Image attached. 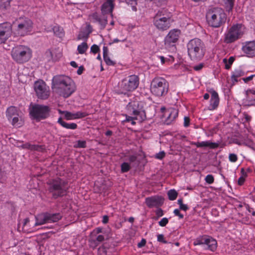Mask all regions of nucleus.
Listing matches in <instances>:
<instances>
[{"instance_id":"f257e3e1","label":"nucleus","mask_w":255,"mask_h":255,"mask_svg":"<svg viewBox=\"0 0 255 255\" xmlns=\"http://www.w3.org/2000/svg\"><path fill=\"white\" fill-rule=\"evenodd\" d=\"M52 88L60 96L66 98L75 91L76 87L74 81L70 77L64 75H56L52 79Z\"/></svg>"},{"instance_id":"f03ea898","label":"nucleus","mask_w":255,"mask_h":255,"mask_svg":"<svg viewBox=\"0 0 255 255\" xmlns=\"http://www.w3.org/2000/svg\"><path fill=\"white\" fill-rule=\"evenodd\" d=\"M12 26L14 37H24L32 32L33 23L28 17H20L12 22Z\"/></svg>"},{"instance_id":"7ed1b4c3","label":"nucleus","mask_w":255,"mask_h":255,"mask_svg":"<svg viewBox=\"0 0 255 255\" xmlns=\"http://www.w3.org/2000/svg\"><path fill=\"white\" fill-rule=\"evenodd\" d=\"M188 55L193 61H198L204 57L206 53L204 43L199 38L190 40L187 44Z\"/></svg>"},{"instance_id":"20e7f679","label":"nucleus","mask_w":255,"mask_h":255,"mask_svg":"<svg viewBox=\"0 0 255 255\" xmlns=\"http://www.w3.org/2000/svg\"><path fill=\"white\" fill-rule=\"evenodd\" d=\"M49 185V191L52 193V197L56 199L66 194L67 192V182L65 180L56 178L50 180L47 183Z\"/></svg>"},{"instance_id":"39448f33","label":"nucleus","mask_w":255,"mask_h":255,"mask_svg":"<svg viewBox=\"0 0 255 255\" xmlns=\"http://www.w3.org/2000/svg\"><path fill=\"white\" fill-rule=\"evenodd\" d=\"M206 18L209 25L213 27H219L226 22V15L222 8L215 7L208 10Z\"/></svg>"},{"instance_id":"423d86ee","label":"nucleus","mask_w":255,"mask_h":255,"mask_svg":"<svg viewBox=\"0 0 255 255\" xmlns=\"http://www.w3.org/2000/svg\"><path fill=\"white\" fill-rule=\"evenodd\" d=\"M246 31L245 26L241 23L233 24L225 34L224 41L231 43L241 38Z\"/></svg>"},{"instance_id":"0eeeda50","label":"nucleus","mask_w":255,"mask_h":255,"mask_svg":"<svg viewBox=\"0 0 255 255\" xmlns=\"http://www.w3.org/2000/svg\"><path fill=\"white\" fill-rule=\"evenodd\" d=\"M32 51L27 46L19 45L13 48L11 51L12 59L18 63L28 61L31 57Z\"/></svg>"},{"instance_id":"6e6552de","label":"nucleus","mask_w":255,"mask_h":255,"mask_svg":"<svg viewBox=\"0 0 255 255\" xmlns=\"http://www.w3.org/2000/svg\"><path fill=\"white\" fill-rule=\"evenodd\" d=\"M153 24L159 30L164 31L170 27V17L165 8L158 11L153 18Z\"/></svg>"},{"instance_id":"1a4fd4ad","label":"nucleus","mask_w":255,"mask_h":255,"mask_svg":"<svg viewBox=\"0 0 255 255\" xmlns=\"http://www.w3.org/2000/svg\"><path fill=\"white\" fill-rule=\"evenodd\" d=\"M127 111L128 115L136 116L135 119L139 122L146 119L143 103L142 102L137 100L130 101L127 106Z\"/></svg>"},{"instance_id":"9d476101","label":"nucleus","mask_w":255,"mask_h":255,"mask_svg":"<svg viewBox=\"0 0 255 255\" xmlns=\"http://www.w3.org/2000/svg\"><path fill=\"white\" fill-rule=\"evenodd\" d=\"M169 84L163 78L155 77L151 81L150 90L151 93L156 96H165L168 93Z\"/></svg>"},{"instance_id":"9b49d317","label":"nucleus","mask_w":255,"mask_h":255,"mask_svg":"<svg viewBox=\"0 0 255 255\" xmlns=\"http://www.w3.org/2000/svg\"><path fill=\"white\" fill-rule=\"evenodd\" d=\"M138 77L132 75L124 79L120 85V93L126 94L128 92L132 91L138 86Z\"/></svg>"},{"instance_id":"f8f14e48","label":"nucleus","mask_w":255,"mask_h":255,"mask_svg":"<svg viewBox=\"0 0 255 255\" xmlns=\"http://www.w3.org/2000/svg\"><path fill=\"white\" fill-rule=\"evenodd\" d=\"M33 89L38 99L47 100L50 96L49 87L42 80L36 81L33 84Z\"/></svg>"},{"instance_id":"ddd939ff","label":"nucleus","mask_w":255,"mask_h":255,"mask_svg":"<svg viewBox=\"0 0 255 255\" xmlns=\"http://www.w3.org/2000/svg\"><path fill=\"white\" fill-rule=\"evenodd\" d=\"M49 111L47 106L35 104L30 109L29 113L33 119L39 121L47 118Z\"/></svg>"},{"instance_id":"4468645a","label":"nucleus","mask_w":255,"mask_h":255,"mask_svg":"<svg viewBox=\"0 0 255 255\" xmlns=\"http://www.w3.org/2000/svg\"><path fill=\"white\" fill-rule=\"evenodd\" d=\"M12 34V24L8 22L0 23V44L4 43Z\"/></svg>"},{"instance_id":"2eb2a0df","label":"nucleus","mask_w":255,"mask_h":255,"mask_svg":"<svg viewBox=\"0 0 255 255\" xmlns=\"http://www.w3.org/2000/svg\"><path fill=\"white\" fill-rule=\"evenodd\" d=\"M89 19L92 22H97L100 28L103 29L108 23L107 16L105 14H100L97 12H93L89 15Z\"/></svg>"},{"instance_id":"dca6fc26","label":"nucleus","mask_w":255,"mask_h":255,"mask_svg":"<svg viewBox=\"0 0 255 255\" xmlns=\"http://www.w3.org/2000/svg\"><path fill=\"white\" fill-rule=\"evenodd\" d=\"M242 50L249 57L255 56V41H251L243 43Z\"/></svg>"},{"instance_id":"f3484780","label":"nucleus","mask_w":255,"mask_h":255,"mask_svg":"<svg viewBox=\"0 0 255 255\" xmlns=\"http://www.w3.org/2000/svg\"><path fill=\"white\" fill-rule=\"evenodd\" d=\"M180 31L179 30L173 29L171 30L165 38V43L168 45H172L178 40Z\"/></svg>"},{"instance_id":"a211bd4d","label":"nucleus","mask_w":255,"mask_h":255,"mask_svg":"<svg viewBox=\"0 0 255 255\" xmlns=\"http://www.w3.org/2000/svg\"><path fill=\"white\" fill-rule=\"evenodd\" d=\"M245 94L246 98L243 100V104L248 106L255 105V90L248 89L245 91Z\"/></svg>"},{"instance_id":"6ab92c4d","label":"nucleus","mask_w":255,"mask_h":255,"mask_svg":"<svg viewBox=\"0 0 255 255\" xmlns=\"http://www.w3.org/2000/svg\"><path fill=\"white\" fill-rule=\"evenodd\" d=\"M165 116H166L165 122L169 125L174 121L178 115V111L175 108H170L166 110Z\"/></svg>"},{"instance_id":"aec40b11","label":"nucleus","mask_w":255,"mask_h":255,"mask_svg":"<svg viewBox=\"0 0 255 255\" xmlns=\"http://www.w3.org/2000/svg\"><path fill=\"white\" fill-rule=\"evenodd\" d=\"M64 117L67 120L79 119L84 118L88 115V114L85 112L78 111L73 113L68 111L63 112Z\"/></svg>"},{"instance_id":"412c9836","label":"nucleus","mask_w":255,"mask_h":255,"mask_svg":"<svg viewBox=\"0 0 255 255\" xmlns=\"http://www.w3.org/2000/svg\"><path fill=\"white\" fill-rule=\"evenodd\" d=\"M114 8V0H105V2L101 6V11L103 14L111 13L112 16V12Z\"/></svg>"},{"instance_id":"4be33fe9","label":"nucleus","mask_w":255,"mask_h":255,"mask_svg":"<svg viewBox=\"0 0 255 255\" xmlns=\"http://www.w3.org/2000/svg\"><path fill=\"white\" fill-rule=\"evenodd\" d=\"M145 203L148 207H157L162 203V199L159 197H147L145 199Z\"/></svg>"},{"instance_id":"5701e85b","label":"nucleus","mask_w":255,"mask_h":255,"mask_svg":"<svg viewBox=\"0 0 255 255\" xmlns=\"http://www.w3.org/2000/svg\"><path fill=\"white\" fill-rule=\"evenodd\" d=\"M211 98L210 99V104L209 107L210 110H214L216 109L219 104V98L217 92L214 90L211 92Z\"/></svg>"},{"instance_id":"b1692460","label":"nucleus","mask_w":255,"mask_h":255,"mask_svg":"<svg viewBox=\"0 0 255 255\" xmlns=\"http://www.w3.org/2000/svg\"><path fill=\"white\" fill-rule=\"evenodd\" d=\"M105 240V237L102 235H93L89 239L90 245L93 248H96L101 243Z\"/></svg>"},{"instance_id":"393cba45","label":"nucleus","mask_w":255,"mask_h":255,"mask_svg":"<svg viewBox=\"0 0 255 255\" xmlns=\"http://www.w3.org/2000/svg\"><path fill=\"white\" fill-rule=\"evenodd\" d=\"M197 147H209L211 148H215L218 146V144L215 142H212L210 141H204L202 142H197L194 143Z\"/></svg>"},{"instance_id":"a878e982","label":"nucleus","mask_w":255,"mask_h":255,"mask_svg":"<svg viewBox=\"0 0 255 255\" xmlns=\"http://www.w3.org/2000/svg\"><path fill=\"white\" fill-rule=\"evenodd\" d=\"M245 74V72L240 68L235 70L232 73L231 81L233 84L238 81V79Z\"/></svg>"},{"instance_id":"bb28decb","label":"nucleus","mask_w":255,"mask_h":255,"mask_svg":"<svg viewBox=\"0 0 255 255\" xmlns=\"http://www.w3.org/2000/svg\"><path fill=\"white\" fill-rule=\"evenodd\" d=\"M18 114V111L16 107L10 106L8 107L6 111V117L8 121L13 117L16 116Z\"/></svg>"},{"instance_id":"cd10ccee","label":"nucleus","mask_w":255,"mask_h":255,"mask_svg":"<svg viewBox=\"0 0 255 255\" xmlns=\"http://www.w3.org/2000/svg\"><path fill=\"white\" fill-rule=\"evenodd\" d=\"M204 243L205 245H208V249L212 251H214L217 248V242L211 237H205Z\"/></svg>"},{"instance_id":"c85d7f7f","label":"nucleus","mask_w":255,"mask_h":255,"mask_svg":"<svg viewBox=\"0 0 255 255\" xmlns=\"http://www.w3.org/2000/svg\"><path fill=\"white\" fill-rule=\"evenodd\" d=\"M11 125L14 127L19 128L21 127L24 123V121L21 117H20L19 114L16 116L13 117L9 121Z\"/></svg>"},{"instance_id":"c756f323","label":"nucleus","mask_w":255,"mask_h":255,"mask_svg":"<svg viewBox=\"0 0 255 255\" xmlns=\"http://www.w3.org/2000/svg\"><path fill=\"white\" fill-rule=\"evenodd\" d=\"M59 123L62 127L70 129H75L77 128V125L76 123H68L62 120L61 118H59L58 120Z\"/></svg>"},{"instance_id":"7c9ffc66","label":"nucleus","mask_w":255,"mask_h":255,"mask_svg":"<svg viewBox=\"0 0 255 255\" xmlns=\"http://www.w3.org/2000/svg\"><path fill=\"white\" fill-rule=\"evenodd\" d=\"M62 218L59 213L50 214L46 213V218L48 223H54L58 221Z\"/></svg>"},{"instance_id":"2f4dec72","label":"nucleus","mask_w":255,"mask_h":255,"mask_svg":"<svg viewBox=\"0 0 255 255\" xmlns=\"http://www.w3.org/2000/svg\"><path fill=\"white\" fill-rule=\"evenodd\" d=\"M35 219L36 222L34 225L35 226L41 225L48 223L47 221V219L46 218V213L39 214L35 217Z\"/></svg>"},{"instance_id":"473e14b6","label":"nucleus","mask_w":255,"mask_h":255,"mask_svg":"<svg viewBox=\"0 0 255 255\" xmlns=\"http://www.w3.org/2000/svg\"><path fill=\"white\" fill-rule=\"evenodd\" d=\"M88 49V45L86 42H83L81 44H79L77 47V51L80 54H83Z\"/></svg>"},{"instance_id":"72a5a7b5","label":"nucleus","mask_w":255,"mask_h":255,"mask_svg":"<svg viewBox=\"0 0 255 255\" xmlns=\"http://www.w3.org/2000/svg\"><path fill=\"white\" fill-rule=\"evenodd\" d=\"M23 148L29 149L32 150H40L41 148V146L38 145L31 144L28 143H26L22 145Z\"/></svg>"},{"instance_id":"f704fd0d","label":"nucleus","mask_w":255,"mask_h":255,"mask_svg":"<svg viewBox=\"0 0 255 255\" xmlns=\"http://www.w3.org/2000/svg\"><path fill=\"white\" fill-rule=\"evenodd\" d=\"M167 195L169 199L171 201H173L176 199L178 193L175 190L171 189L168 191Z\"/></svg>"},{"instance_id":"c9c22d12","label":"nucleus","mask_w":255,"mask_h":255,"mask_svg":"<svg viewBox=\"0 0 255 255\" xmlns=\"http://www.w3.org/2000/svg\"><path fill=\"white\" fill-rule=\"evenodd\" d=\"M235 0H224L226 10L230 11L232 10Z\"/></svg>"},{"instance_id":"e433bc0d","label":"nucleus","mask_w":255,"mask_h":255,"mask_svg":"<svg viewBox=\"0 0 255 255\" xmlns=\"http://www.w3.org/2000/svg\"><path fill=\"white\" fill-rule=\"evenodd\" d=\"M54 33L59 37L63 35V30L58 26H55L53 28Z\"/></svg>"},{"instance_id":"4c0bfd02","label":"nucleus","mask_w":255,"mask_h":255,"mask_svg":"<svg viewBox=\"0 0 255 255\" xmlns=\"http://www.w3.org/2000/svg\"><path fill=\"white\" fill-rule=\"evenodd\" d=\"M130 169L129 164L127 162H124L121 164V171L123 173L128 171Z\"/></svg>"},{"instance_id":"58836bf2","label":"nucleus","mask_w":255,"mask_h":255,"mask_svg":"<svg viewBox=\"0 0 255 255\" xmlns=\"http://www.w3.org/2000/svg\"><path fill=\"white\" fill-rule=\"evenodd\" d=\"M205 180L208 184H212L214 181V176L211 174H208L205 177Z\"/></svg>"},{"instance_id":"ea45409f","label":"nucleus","mask_w":255,"mask_h":255,"mask_svg":"<svg viewBox=\"0 0 255 255\" xmlns=\"http://www.w3.org/2000/svg\"><path fill=\"white\" fill-rule=\"evenodd\" d=\"M104 59L106 63L108 65H114L115 64V62H113L110 58V57L107 55H105L103 56Z\"/></svg>"},{"instance_id":"a19ab883","label":"nucleus","mask_w":255,"mask_h":255,"mask_svg":"<svg viewBox=\"0 0 255 255\" xmlns=\"http://www.w3.org/2000/svg\"><path fill=\"white\" fill-rule=\"evenodd\" d=\"M229 159L232 162H235L238 160V156L236 154L230 153L229 155Z\"/></svg>"},{"instance_id":"79ce46f5","label":"nucleus","mask_w":255,"mask_h":255,"mask_svg":"<svg viewBox=\"0 0 255 255\" xmlns=\"http://www.w3.org/2000/svg\"><path fill=\"white\" fill-rule=\"evenodd\" d=\"M205 241V237L202 238L201 239H197L194 242L195 246L205 244L204 241Z\"/></svg>"},{"instance_id":"37998d69","label":"nucleus","mask_w":255,"mask_h":255,"mask_svg":"<svg viewBox=\"0 0 255 255\" xmlns=\"http://www.w3.org/2000/svg\"><path fill=\"white\" fill-rule=\"evenodd\" d=\"M125 1L128 4L132 5V8L133 10H136V7L134 5L136 4L137 0H125Z\"/></svg>"},{"instance_id":"c03bdc74","label":"nucleus","mask_w":255,"mask_h":255,"mask_svg":"<svg viewBox=\"0 0 255 255\" xmlns=\"http://www.w3.org/2000/svg\"><path fill=\"white\" fill-rule=\"evenodd\" d=\"M168 223V219L167 218H163L158 222V224L161 227H165Z\"/></svg>"},{"instance_id":"a18cd8bd","label":"nucleus","mask_w":255,"mask_h":255,"mask_svg":"<svg viewBox=\"0 0 255 255\" xmlns=\"http://www.w3.org/2000/svg\"><path fill=\"white\" fill-rule=\"evenodd\" d=\"M100 51L99 46L96 44L93 45L91 47V52L94 54L98 53Z\"/></svg>"},{"instance_id":"49530a36","label":"nucleus","mask_w":255,"mask_h":255,"mask_svg":"<svg viewBox=\"0 0 255 255\" xmlns=\"http://www.w3.org/2000/svg\"><path fill=\"white\" fill-rule=\"evenodd\" d=\"M98 253L100 255H106L107 254L106 248L103 246L100 247L98 249Z\"/></svg>"},{"instance_id":"de8ad7c7","label":"nucleus","mask_w":255,"mask_h":255,"mask_svg":"<svg viewBox=\"0 0 255 255\" xmlns=\"http://www.w3.org/2000/svg\"><path fill=\"white\" fill-rule=\"evenodd\" d=\"M165 156V153L163 151H160L157 153H156L155 155V157L158 159H163Z\"/></svg>"},{"instance_id":"09e8293b","label":"nucleus","mask_w":255,"mask_h":255,"mask_svg":"<svg viewBox=\"0 0 255 255\" xmlns=\"http://www.w3.org/2000/svg\"><path fill=\"white\" fill-rule=\"evenodd\" d=\"M157 241L164 244L167 243V242L165 240L164 236L162 234H159L157 235Z\"/></svg>"},{"instance_id":"8fccbe9b","label":"nucleus","mask_w":255,"mask_h":255,"mask_svg":"<svg viewBox=\"0 0 255 255\" xmlns=\"http://www.w3.org/2000/svg\"><path fill=\"white\" fill-rule=\"evenodd\" d=\"M173 213L175 216H178L180 219H183L184 217L183 215L180 213L179 209H175L173 211Z\"/></svg>"},{"instance_id":"3c124183","label":"nucleus","mask_w":255,"mask_h":255,"mask_svg":"<svg viewBox=\"0 0 255 255\" xmlns=\"http://www.w3.org/2000/svg\"><path fill=\"white\" fill-rule=\"evenodd\" d=\"M124 116L126 117V120H125V122H129L131 121H132V120H136V116H130L127 114L124 115Z\"/></svg>"},{"instance_id":"603ef678","label":"nucleus","mask_w":255,"mask_h":255,"mask_svg":"<svg viewBox=\"0 0 255 255\" xmlns=\"http://www.w3.org/2000/svg\"><path fill=\"white\" fill-rule=\"evenodd\" d=\"M204 66V64L201 63L197 65H195L193 68L195 71H200L203 68Z\"/></svg>"},{"instance_id":"864d4df0","label":"nucleus","mask_w":255,"mask_h":255,"mask_svg":"<svg viewBox=\"0 0 255 255\" xmlns=\"http://www.w3.org/2000/svg\"><path fill=\"white\" fill-rule=\"evenodd\" d=\"M77 144V146L80 148H85L86 146V143L85 141L78 140Z\"/></svg>"},{"instance_id":"5fc2aeb1","label":"nucleus","mask_w":255,"mask_h":255,"mask_svg":"<svg viewBox=\"0 0 255 255\" xmlns=\"http://www.w3.org/2000/svg\"><path fill=\"white\" fill-rule=\"evenodd\" d=\"M255 77V75H252L249 77L242 78V80L244 81L245 83H247L253 80V78Z\"/></svg>"},{"instance_id":"6e6d98bb","label":"nucleus","mask_w":255,"mask_h":255,"mask_svg":"<svg viewBox=\"0 0 255 255\" xmlns=\"http://www.w3.org/2000/svg\"><path fill=\"white\" fill-rule=\"evenodd\" d=\"M190 125V119L189 117H185L184 118V126L188 127Z\"/></svg>"},{"instance_id":"4d7b16f0","label":"nucleus","mask_w":255,"mask_h":255,"mask_svg":"<svg viewBox=\"0 0 255 255\" xmlns=\"http://www.w3.org/2000/svg\"><path fill=\"white\" fill-rule=\"evenodd\" d=\"M146 244V240L144 239H142L141 241L138 243L137 247L139 248L144 247Z\"/></svg>"},{"instance_id":"13d9d810","label":"nucleus","mask_w":255,"mask_h":255,"mask_svg":"<svg viewBox=\"0 0 255 255\" xmlns=\"http://www.w3.org/2000/svg\"><path fill=\"white\" fill-rule=\"evenodd\" d=\"M155 213L158 217H161L163 215V212L161 209L159 208L156 210Z\"/></svg>"},{"instance_id":"bf43d9fd","label":"nucleus","mask_w":255,"mask_h":255,"mask_svg":"<svg viewBox=\"0 0 255 255\" xmlns=\"http://www.w3.org/2000/svg\"><path fill=\"white\" fill-rule=\"evenodd\" d=\"M245 181V178L244 176H241L238 181V184L240 186L242 185Z\"/></svg>"},{"instance_id":"052dcab7","label":"nucleus","mask_w":255,"mask_h":255,"mask_svg":"<svg viewBox=\"0 0 255 255\" xmlns=\"http://www.w3.org/2000/svg\"><path fill=\"white\" fill-rule=\"evenodd\" d=\"M188 209L189 208L188 206L186 204H183L182 205H180V206H179V209L184 211H186L187 210H188Z\"/></svg>"},{"instance_id":"680f3d73","label":"nucleus","mask_w":255,"mask_h":255,"mask_svg":"<svg viewBox=\"0 0 255 255\" xmlns=\"http://www.w3.org/2000/svg\"><path fill=\"white\" fill-rule=\"evenodd\" d=\"M137 157L134 155H130L128 157V161L130 162H133L136 160Z\"/></svg>"},{"instance_id":"e2e57ef3","label":"nucleus","mask_w":255,"mask_h":255,"mask_svg":"<svg viewBox=\"0 0 255 255\" xmlns=\"http://www.w3.org/2000/svg\"><path fill=\"white\" fill-rule=\"evenodd\" d=\"M109 221V217L107 215H105L103 217L102 222L104 224H106Z\"/></svg>"},{"instance_id":"0e129e2a","label":"nucleus","mask_w":255,"mask_h":255,"mask_svg":"<svg viewBox=\"0 0 255 255\" xmlns=\"http://www.w3.org/2000/svg\"><path fill=\"white\" fill-rule=\"evenodd\" d=\"M102 231H103L102 228H97L95 229L94 230L93 233H96L97 234H98L99 233H102Z\"/></svg>"},{"instance_id":"69168bd1","label":"nucleus","mask_w":255,"mask_h":255,"mask_svg":"<svg viewBox=\"0 0 255 255\" xmlns=\"http://www.w3.org/2000/svg\"><path fill=\"white\" fill-rule=\"evenodd\" d=\"M29 222V219L28 218H26L22 221L23 227H24Z\"/></svg>"},{"instance_id":"338daca9","label":"nucleus","mask_w":255,"mask_h":255,"mask_svg":"<svg viewBox=\"0 0 255 255\" xmlns=\"http://www.w3.org/2000/svg\"><path fill=\"white\" fill-rule=\"evenodd\" d=\"M83 70H84V67L81 66L79 67V68L77 71V73L78 75H81L83 73Z\"/></svg>"},{"instance_id":"774afa93","label":"nucleus","mask_w":255,"mask_h":255,"mask_svg":"<svg viewBox=\"0 0 255 255\" xmlns=\"http://www.w3.org/2000/svg\"><path fill=\"white\" fill-rule=\"evenodd\" d=\"M157 58L159 59L161 61V63L163 64L165 62V58L163 56H157Z\"/></svg>"}]
</instances>
